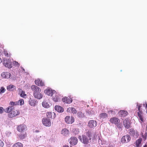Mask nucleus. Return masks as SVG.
Segmentation results:
<instances>
[{
	"instance_id": "1",
	"label": "nucleus",
	"mask_w": 147,
	"mask_h": 147,
	"mask_svg": "<svg viewBox=\"0 0 147 147\" xmlns=\"http://www.w3.org/2000/svg\"><path fill=\"white\" fill-rule=\"evenodd\" d=\"M31 89L33 92V95L34 97L38 99H41L42 95L40 92L41 89L39 87L35 85H32L31 87Z\"/></svg>"
},
{
	"instance_id": "2",
	"label": "nucleus",
	"mask_w": 147,
	"mask_h": 147,
	"mask_svg": "<svg viewBox=\"0 0 147 147\" xmlns=\"http://www.w3.org/2000/svg\"><path fill=\"white\" fill-rule=\"evenodd\" d=\"M92 136L91 131L88 130L86 132V135H82V138L80 140L83 143L86 145L91 142Z\"/></svg>"
},
{
	"instance_id": "3",
	"label": "nucleus",
	"mask_w": 147,
	"mask_h": 147,
	"mask_svg": "<svg viewBox=\"0 0 147 147\" xmlns=\"http://www.w3.org/2000/svg\"><path fill=\"white\" fill-rule=\"evenodd\" d=\"M137 104V106L138 107V109L137 116L139 119L140 121V122L142 123L145 121V119L144 116V113L141 109L142 105H138V103Z\"/></svg>"
},
{
	"instance_id": "4",
	"label": "nucleus",
	"mask_w": 147,
	"mask_h": 147,
	"mask_svg": "<svg viewBox=\"0 0 147 147\" xmlns=\"http://www.w3.org/2000/svg\"><path fill=\"white\" fill-rule=\"evenodd\" d=\"M109 121L111 123L116 125L118 128L120 129L121 128V125L119 123L120 121L118 118L112 117L110 119Z\"/></svg>"
},
{
	"instance_id": "5",
	"label": "nucleus",
	"mask_w": 147,
	"mask_h": 147,
	"mask_svg": "<svg viewBox=\"0 0 147 147\" xmlns=\"http://www.w3.org/2000/svg\"><path fill=\"white\" fill-rule=\"evenodd\" d=\"M129 133L131 136L134 138H137L139 135L138 131L135 130L133 128H131L129 130Z\"/></svg>"
},
{
	"instance_id": "6",
	"label": "nucleus",
	"mask_w": 147,
	"mask_h": 147,
	"mask_svg": "<svg viewBox=\"0 0 147 147\" xmlns=\"http://www.w3.org/2000/svg\"><path fill=\"white\" fill-rule=\"evenodd\" d=\"M19 113L20 112L18 111L13 108L11 112L8 114V116L10 118H12L19 115Z\"/></svg>"
},
{
	"instance_id": "7",
	"label": "nucleus",
	"mask_w": 147,
	"mask_h": 147,
	"mask_svg": "<svg viewBox=\"0 0 147 147\" xmlns=\"http://www.w3.org/2000/svg\"><path fill=\"white\" fill-rule=\"evenodd\" d=\"M3 63L4 65L6 67L10 68L12 67L11 62L9 58H8L7 60L5 59V58L3 59Z\"/></svg>"
},
{
	"instance_id": "8",
	"label": "nucleus",
	"mask_w": 147,
	"mask_h": 147,
	"mask_svg": "<svg viewBox=\"0 0 147 147\" xmlns=\"http://www.w3.org/2000/svg\"><path fill=\"white\" fill-rule=\"evenodd\" d=\"M43 124L46 127H50L51 125V122L50 119L47 118H44L42 120Z\"/></svg>"
},
{
	"instance_id": "9",
	"label": "nucleus",
	"mask_w": 147,
	"mask_h": 147,
	"mask_svg": "<svg viewBox=\"0 0 147 147\" xmlns=\"http://www.w3.org/2000/svg\"><path fill=\"white\" fill-rule=\"evenodd\" d=\"M131 139L130 136L127 134L123 136L121 140V141L122 143H126L128 142Z\"/></svg>"
},
{
	"instance_id": "10",
	"label": "nucleus",
	"mask_w": 147,
	"mask_h": 147,
	"mask_svg": "<svg viewBox=\"0 0 147 147\" xmlns=\"http://www.w3.org/2000/svg\"><path fill=\"white\" fill-rule=\"evenodd\" d=\"M55 91L50 88H47L45 90L44 92L45 93L49 96H52L55 93Z\"/></svg>"
},
{
	"instance_id": "11",
	"label": "nucleus",
	"mask_w": 147,
	"mask_h": 147,
	"mask_svg": "<svg viewBox=\"0 0 147 147\" xmlns=\"http://www.w3.org/2000/svg\"><path fill=\"white\" fill-rule=\"evenodd\" d=\"M53 100L55 102H59L60 100L59 94L55 91L52 96Z\"/></svg>"
},
{
	"instance_id": "12",
	"label": "nucleus",
	"mask_w": 147,
	"mask_h": 147,
	"mask_svg": "<svg viewBox=\"0 0 147 147\" xmlns=\"http://www.w3.org/2000/svg\"><path fill=\"white\" fill-rule=\"evenodd\" d=\"M26 128V126L24 124H21L17 127V130L20 132H23Z\"/></svg>"
},
{
	"instance_id": "13",
	"label": "nucleus",
	"mask_w": 147,
	"mask_h": 147,
	"mask_svg": "<svg viewBox=\"0 0 147 147\" xmlns=\"http://www.w3.org/2000/svg\"><path fill=\"white\" fill-rule=\"evenodd\" d=\"M65 121L67 123L71 124L74 122V117H72L67 116L65 117Z\"/></svg>"
},
{
	"instance_id": "14",
	"label": "nucleus",
	"mask_w": 147,
	"mask_h": 147,
	"mask_svg": "<svg viewBox=\"0 0 147 147\" xmlns=\"http://www.w3.org/2000/svg\"><path fill=\"white\" fill-rule=\"evenodd\" d=\"M70 144L72 145H75L78 142V139L75 137H71L69 140Z\"/></svg>"
},
{
	"instance_id": "15",
	"label": "nucleus",
	"mask_w": 147,
	"mask_h": 147,
	"mask_svg": "<svg viewBox=\"0 0 147 147\" xmlns=\"http://www.w3.org/2000/svg\"><path fill=\"white\" fill-rule=\"evenodd\" d=\"M97 124L96 122L94 120L90 121L88 123V126L90 128H93L95 127Z\"/></svg>"
},
{
	"instance_id": "16",
	"label": "nucleus",
	"mask_w": 147,
	"mask_h": 147,
	"mask_svg": "<svg viewBox=\"0 0 147 147\" xmlns=\"http://www.w3.org/2000/svg\"><path fill=\"white\" fill-rule=\"evenodd\" d=\"M62 100L63 102L67 104H70L72 101L71 98L67 97H65L62 98Z\"/></svg>"
},
{
	"instance_id": "17",
	"label": "nucleus",
	"mask_w": 147,
	"mask_h": 147,
	"mask_svg": "<svg viewBox=\"0 0 147 147\" xmlns=\"http://www.w3.org/2000/svg\"><path fill=\"white\" fill-rule=\"evenodd\" d=\"M37 103V100L33 98H30L29 101V104L32 106L34 107Z\"/></svg>"
},
{
	"instance_id": "18",
	"label": "nucleus",
	"mask_w": 147,
	"mask_h": 147,
	"mask_svg": "<svg viewBox=\"0 0 147 147\" xmlns=\"http://www.w3.org/2000/svg\"><path fill=\"white\" fill-rule=\"evenodd\" d=\"M47 118L49 119L51 118V119H54L56 117V115L54 112H48L47 114Z\"/></svg>"
},
{
	"instance_id": "19",
	"label": "nucleus",
	"mask_w": 147,
	"mask_h": 147,
	"mask_svg": "<svg viewBox=\"0 0 147 147\" xmlns=\"http://www.w3.org/2000/svg\"><path fill=\"white\" fill-rule=\"evenodd\" d=\"M35 84L38 86H42L44 85V82L39 79L35 80Z\"/></svg>"
},
{
	"instance_id": "20",
	"label": "nucleus",
	"mask_w": 147,
	"mask_h": 147,
	"mask_svg": "<svg viewBox=\"0 0 147 147\" xmlns=\"http://www.w3.org/2000/svg\"><path fill=\"white\" fill-rule=\"evenodd\" d=\"M2 76L4 78L8 79L11 76V74L8 72H5L2 73L1 74Z\"/></svg>"
},
{
	"instance_id": "21",
	"label": "nucleus",
	"mask_w": 147,
	"mask_h": 147,
	"mask_svg": "<svg viewBox=\"0 0 147 147\" xmlns=\"http://www.w3.org/2000/svg\"><path fill=\"white\" fill-rule=\"evenodd\" d=\"M69 133V131L66 128L63 129L61 132V134L63 136H67L68 135Z\"/></svg>"
},
{
	"instance_id": "22",
	"label": "nucleus",
	"mask_w": 147,
	"mask_h": 147,
	"mask_svg": "<svg viewBox=\"0 0 147 147\" xmlns=\"http://www.w3.org/2000/svg\"><path fill=\"white\" fill-rule=\"evenodd\" d=\"M42 105L44 107L48 108L50 107V102L48 100H44L42 102Z\"/></svg>"
},
{
	"instance_id": "23",
	"label": "nucleus",
	"mask_w": 147,
	"mask_h": 147,
	"mask_svg": "<svg viewBox=\"0 0 147 147\" xmlns=\"http://www.w3.org/2000/svg\"><path fill=\"white\" fill-rule=\"evenodd\" d=\"M55 109L58 112L60 113L64 111L62 107L58 105H56L55 107Z\"/></svg>"
},
{
	"instance_id": "24",
	"label": "nucleus",
	"mask_w": 147,
	"mask_h": 147,
	"mask_svg": "<svg viewBox=\"0 0 147 147\" xmlns=\"http://www.w3.org/2000/svg\"><path fill=\"white\" fill-rule=\"evenodd\" d=\"M128 114V113L126 111L123 110H121L119 112V115L122 117L126 116Z\"/></svg>"
},
{
	"instance_id": "25",
	"label": "nucleus",
	"mask_w": 147,
	"mask_h": 147,
	"mask_svg": "<svg viewBox=\"0 0 147 147\" xmlns=\"http://www.w3.org/2000/svg\"><path fill=\"white\" fill-rule=\"evenodd\" d=\"M67 111L68 112H71L73 114H76L77 113V111L74 107H69L67 109Z\"/></svg>"
},
{
	"instance_id": "26",
	"label": "nucleus",
	"mask_w": 147,
	"mask_h": 147,
	"mask_svg": "<svg viewBox=\"0 0 147 147\" xmlns=\"http://www.w3.org/2000/svg\"><path fill=\"white\" fill-rule=\"evenodd\" d=\"M123 123L125 127L127 129H128L130 127V123L129 121L126 120H124L123 121Z\"/></svg>"
},
{
	"instance_id": "27",
	"label": "nucleus",
	"mask_w": 147,
	"mask_h": 147,
	"mask_svg": "<svg viewBox=\"0 0 147 147\" xmlns=\"http://www.w3.org/2000/svg\"><path fill=\"white\" fill-rule=\"evenodd\" d=\"M142 141V139L141 138H140L136 141L135 145L136 147H140V145Z\"/></svg>"
},
{
	"instance_id": "28",
	"label": "nucleus",
	"mask_w": 147,
	"mask_h": 147,
	"mask_svg": "<svg viewBox=\"0 0 147 147\" xmlns=\"http://www.w3.org/2000/svg\"><path fill=\"white\" fill-rule=\"evenodd\" d=\"M13 109V106L9 107L5 109V111L6 113H9Z\"/></svg>"
},
{
	"instance_id": "29",
	"label": "nucleus",
	"mask_w": 147,
	"mask_h": 147,
	"mask_svg": "<svg viewBox=\"0 0 147 147\" xmlns=\"http://www.w3.org/2000/svg\"><path fill=\"white\" fill-rule=\"evenodd\" d=\"M16 88V87L15 86L11 84L7 86V89L9 91H11L13 90V89H15Z\"/></svg>"
},
{
	"instance_id": "30",
	"label": "nucleus",
	"mask_w": 147,
	"mask_h": 147,
	"mask_svg": "<svg viewBox=\"0 0 147 147\" xmlns=\"http://www.w3.org/2000/svg\"><path fill=\"white\" fill-rule=\"evenodd\" d=\"M107 114L105 113H103L100 114L99 115V117L100 119H105L108 117Z\"/></svg>"
},
{
	"instance_id": "31",
	"label": "nucleus",
	"mask_w": 147,
	"mask_h": 147,
	"mask_svg": "<svg viewBox=\"0 0 147 147\" xmlns=\"http://www.w3.org/2000/svg\"><path fill=\"white\" fill-rule=\"evenodd\" d=\"M23 144L21 143L18 142L14 144L12 147H23Z\"/></svg>"
},
{
	"instance_id": "32",
	"label": "nucleus",
	"mask_w": 147,
	"mask_h": 147,
	"mask_svg": "<svg viewBox=\"0 0 147 147\" xmlns=\"http://www.w3.org/2000/svg\"><path fill=\"white\" fill-rule=\"evenodd\" d=\"M19 94H20V96L22 97H24V96H26V94H25L24 91H23L21 89L19 91Z\"/></svg>"
},
{
	"instance_id": "33",
	"label": "nucleus",
	"mask_w": 147,
	"mask_h": 147,
	"mask_svg": "<svg viewBox=\"0 0 147 147\" xmlns=\"http://www.w3.org/2000/svg\"><path fill=\"white\" fill-rule=\"evenodd\" d=\"M26 133H21L19 135V137L20 139H24L26 136Z\"/></svg>"
},
{
	"instance_id": "34",
	"label": "nucleus",
	"mask_w": 147,
	"mask_h": 147,
	"mask_svg": "<svg viewBox=\"0 0 147 147\" xmlns=\"http://www.w3.org/2000/svg\"><path fill=\"white\" fill-rule=\"evenodd\" d=\"M10 104L12 106H16L19 105V103L18 101L16 102H10Z\"/></svg>"
},
{
	"instance_id": "35",
	"label": "nucleus",
	"mask_w": 147,
	"mask_h": 147,
	"mask_svg": "<svg viewBox=\"0 0 147 147\" xmlns=\"http://www.w3.org/2000/svg\"><path fill=\"white\" fill-rule=\"evenodd\" d=\"M4 54L7 57H9H9H10V54H9L7 51L6 50H4Z\"/></svg>"
},
{
	"instance_id": "36",
	"label": "nucleus",
	"mask_w": 147,
	"mask_h": 147,
	"mask_svg": "<svg viewBox=\"0 0 147 147\" xmlns=\"http://www.w3.org/2000/svg\"><path fill=\"white\" fill-rule=\"evenodd\" d=\"M5 89L3 87H2L0 89V93H3L5 92Z\"/></svg>"
},
{
	"instance_id": "37",
	"label": "nucleus",
	"mask_w": 147,
	"mask_h": 147,
	"mask_svg": "<svg viewBox=\"0 0 147 147\" xmlns=\"http://www.w3.org/2000/svg\"><path fill=\"white\" fill-rule=\"evenodd\" d=\"M18 102H19V105H23L24 103V100L23 99H21L19 100Z\"/></svg>"
},
{
	"instance_id": "38",
	"label": "nucleus",
	"mask_w": 147,
	"mask_h": 147,
	"mask_svg": "<svg viewBox=\"0 0 147 147\" xmlns=\"http://www.w3.org/2000/svg\"><path fill=\"white\" fill-rule=\"evenodd\" d=\"M78 115L79 117H83V114L81 112H78Z\"/></svg>"
},
{
	"instance_id": "39",
	"label": "nucleus",
	"mask_w": 147,
	"mask_h": 147,
	"mask_svg": "<svg viewBox=\"0 0 147 147\" xmlns=\"http://www.w3.org/2000/svg\"><path fill=\"white\" fill-rule=\"evenodd\" d=\"M4 145V143L1 140H0V147H3Z\"/></svg>"
},
{
	"instance_id": "40",
	"label": "nucleus",
	"mask_w": 147,
	"mask_h": 147,
	"mask_svg": "<svg viewBox=\"0 0 147 147\" xmlns=\"http://www.w3.org/2000/svg\"><path fill=\"white\" fill-rule=\"evenodd\" d=\"M3 108L2 107H0V113H2L3 111Z\"/></svg>"
},
{
	"instance_id": "41",
	"label": "nucleus",
	"mask_w": 147,
	"mask_h": 147,
	"mask_svg": "<svg viewBox=\"0 0 147 147\" xmlns=\"http://www.w3.org/2000/svg\"><path fill=\"white\" fill-rule=\"evenodd\" d=\"M63 147H69L68 145H65L63 146ZM70 147H72L71 146Z\"/></svg>"
},
{
	"instance_id": "42",
	"label": "nucleus",
	"mask_w": 147,
	"mask_h": 147,
	"mask_svg": "<svg viewBox=\"0 0 147 147\" xmlns=\"http://www.w3.org/2000/svg\"><path fill=\"white\" fill-rule=\"evenodd\" d=\"M2 61V60H1V58H0V63H1Z\"/></svg>"
},
{
	"instance_id": "43",
	"label": "nucleus",
	"mask_w": 147,
	"mask_h": 147,
	"mask_svg": "<svg viewBox=\"0 0 147 147\" xmlns=\"http://www.w3.org/2000/svg\"><path fill=\"white\" fill-rule=\"evenodd\" d=\"M75 130H76L77 131L78 130V129H75Z\"/></svg>"
},
{
	"instance_id": "44",
	"label": "nucleus",
	"mask_w": 147,
	"mask_h": 147,
	"mask_svg": "<svg viewBox=\"0 0 147 147\" xmlns=\"http://www.w3.org/2000/svg\"><path fill=\"white\" fill-rule=\"evenodd\" d=\"M143 147H147V146L146 145H145Z\"/></svg>"
},
{
	"instance_id": "45",
	"label": "nucleus",
	"mask_w": 147,
	"mask_h": 147,
	"mask_svg": "<svg viewBox=\"0 0 147 147\" xmlns=\"http://www.w3.org/2000/svg\"><path fill=\"white\" fill-rule=\"evenodd\" d=\"M109 147H113V146H110Z\"/></svg>"
},
{
	"instance_id": "46",
	"label": "nucleus",
	"mask_w": 147,
	"mask_h": 147,
	"mask_svg": "<svg viewBox=\"0 0 147 147\" xmlns=\"http://www.w3.org/2000/svg\"><path fill=\"white\" fill-rule=\"evenodd\" d=\"M15 62L16 63H18L16 62Z\"/></svg>"
},
{
	"instance_id": "47",
	"label": "nucleus",
	"mask_w": 147,
	"mask_h": 147,
	"mask_svg": "<svg viewBox=\"0 0 147 147\" xmlns=\"http://www.w3.org/2000/svg\"><path fill=\"white\" fill-rule=\"evenodd\" d=\"M9 147V146H7V147Z\"/></svg>"
}]
</instances>
